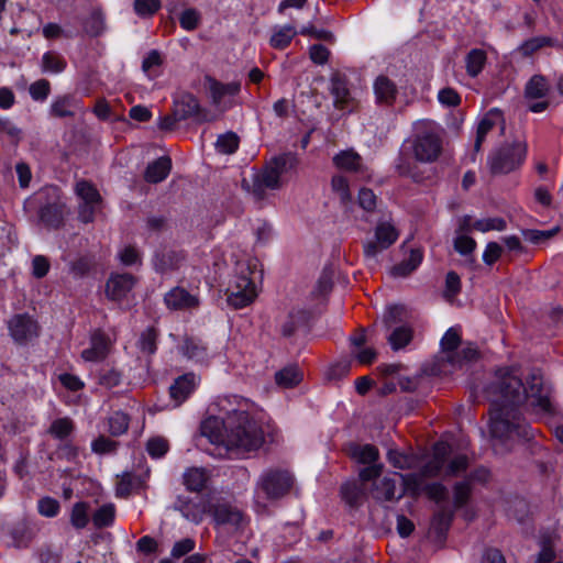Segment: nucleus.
<instances>
[{"instance_id":"obj_43","label":"nucleus","mask_w":563,"mask_h":563,"mask_svg":"<svg viewBox=\"0 0 563 563\" xmlns=\"http://www.w3.org/2000/svg\"><path fill=\"white\" fill-rule=\"evenodd\" d=\"M157 338L158 332L155 328L150 327L145 329L140 336V340L137 342L139 349L142 353L146 355H152L156 352L157 349Z\"/></svg>"},{"instance_id":"obj_54","label":"nucleus","mask_w":563,"mask_h":563,"mask_svg":"<svg viewBox=\"0 0 563 563\" xmlns=\"http://www.w3.org/2000/svg\"><path fill=\"white\" fill-rule=\"evenodd\" d=\"M159 8L161 0H134V10L142 18L152 16Z\"/></svg>"},{"instance_id":"obj_6","label":"nucleus","mask_w":563,"mask_h":563,"mask_svg":"<svg viewBox=\"0 0 563 563\" xmlns=\"http://www.w3.org/2000/svg\"><path fill=\"white\" fill-rule=\"evenodd\" d=\"M527 145L523 142H514L505 144L495 151L488 159L490 173L493 175L508 174L517 169L525 161Z\"/></svg>"},{"instance_id":"obj_15","label":"nucleus","mask_w":563,"mask_h":563,"mask_svg":"<svg viewBox=\"0 0 563 563\" xmlns=\"http://www.w3.org/2000/svg\"><path fill=\"white\" fill-rule=\"evenodd\" d=\"M8 328L10 335L19 344L36 338L40 331L37 322L27 313L13 316L8 322Z\"/></svg>"},{"instance_id":"obj_56","label":"nucleus","mask_w":563,"mask_h":563,"mask_svg":"<svg viewBox=\"0 0 563 563\" xmlns=\"http://www.w3.org/2000/svg\"><path fill=\"white\" fill-rule=\"evenodd\" d=\"M31 97L36 101H44L51 92V84L47 79H38L29 88Z\"/></svg>"},{"instance_id":"obj_38","label":"nucleus","mask_w":563,"mask_h":563,"mask_svg":"<svg viewBox=\"0 0 563 563\" xmlns=\"http://www.w3.org/2000/svg\"><path fill=\"white\" fill-rule=\"evenodd\" d=\"M486 59L485 51L479 48L471 49L465 57L466 73L471 77H476L483 70Z\"/></svg>"},{"instance_id":"obj_51","label":"nucleus","mask_w":563,"mask_h":563,"mask_svg":"<svg viewBox=\"0 0 563 563\" xmlns=\"http://www.w3.org/2000/svg\"><path fill=\"white\" fill-rule=\"evenodd\" d=\"M388 462L396 468L409 470L415 466V459L410 455L404 454L397 450H389L387 453Z\"/></svg>"},{"instance_id":"obj_12","label":"nucleus","mask_w":563,"mask_h":563,"mask_svg":"<svg viewBox=\"0 0 563 563\" xmlns=\"http://www.w3.org/2000/svg\"><path fill=\"white\" fill-rule=\"evenodd\" d=\"M173 111L175 117L181 121L195 118L197 122H211L216 120V117L209 115V113L201 109L199 102L191 93H183L178 99L175 100Z\"/></svg>"},{"instance_id":"obj_48","label":"nucleus","mask_w":563,"mask_h":563,"mask_svg":"<svg viewBox=\"0 0 563 563\" xmlns=\"http://www.w3.org/2000/svg\"><path fill=\"white\" fill-rule=\"evenodd\" d=\"M115 516V508L113 505L108 504L101 506L96 512L92 515V522L96 528H104L110 526Z\"/></svg>"},{"instance_id":"obj_41","label":"nucleus","mask_w":563,"mask_h":563,"mask_svg":"<svg viewBox=\"0 0 563 563\" xmlns=\"http://www.w3.org/2000/svg\"><path fill=\"white\" fill-rule=\"evenodd\" d=\"M297 31L291 25L276 30L271 36L269 44L276 49H285L296 36Z\"/></svg>"},{"instance_id":"obj_32","label":"nucleus","mask_w":563,"mask_h":563,"mask_svg":"<svg viewBox=\"0 0 563 563\" xmlns=\"http://www.w3.org/2000/svg\"><path fill=\"white\" fill-rule=\"evenodd\" d=\"M308 320V312L301 309H292L285 317L280 324V333L284 338L292 336L297 329L303 325Z\"/></svg>"},{"instance_id":"obj_58","label":"nucleus","mask_w":563,"mask_h":563,"mask_svg":"<svg viewBox=\"0 0 563 563\" xmlns=\"http://www.w3.org/2000/svg\"><path fill=\"white\" fill-rule=\"evenodd\" d=\"M70 521L77 529H82L88 523L87 506L85 503H77L74 505Z\"/></svg>"},{"instance_id":"obj_60","label":"nucleus","mask_w":563,"mask_h":563,"mask_svg":"<svg viewBox=\"0 0 563 563\" xmlns=\"http://www.w3.org/2000/svg\"><path fill=\"white\" fill-rule=\"evenodd\" d=\"M558 232V229L547 230V231H540V230H525L522 231L523 238L533 243L539 244L543 241H548L552 239Z\"/></svg>"},{"instance_id":"obj_17","label":"nucleus","mask_w":563,"mask_h":563,"mask_svg":"<svg viewBox=\"0 0 563 563\" xmlns=\"http://www.w3.org/2000/svg\"><path fill=\"white\" fill-rule=\"evenodd\" d=\"M330 92L334 98V107L340 110L347 109L352 102L347 78L340 71H334L330 78Z\"/></svg>"},{"instance_id":"obj_13","label":"nucleus","mask_w":563,"mask_h":563,"mask_svg":"<svg viewBox=\"0 0 563 563\" xmlns=\"http://www.w3.org/2000/svg\"><path fill=\"white\" fill-rule=\"evenodd\" d=\"M398 239V231L390 222H379L375 229L373 240L364 244L366 257H375L382 251L388 249Z\"/></svg>"},{"instance_id":"obj_50","label":"nucleus","mask_w":563,"mask_h":563,"mask_svg":"<svg viewBox=\"0 0 563 563\" xmlns=\"http://www.w3.org/2000/svg\"><path fill=\"white\" fill-rule=\"evenodd\" d=\"M341 494L343 499L350 505V506H358L362 504L364 498V493L362 487L356 485L355 483H345L341 487Z\"/></svg>"},{"instance_id":"obj_20","label":"nucleus","mask_w":563,"mask_h":563,"mask_svg":"<svg viewBox=\"0 0 563 563\" xmlns=\"http://www.w3.org/2000/svg\"><path fill=\"white\" fill-rule=\"evenodd\" d=\"M184 260L185 255L181 252L164 249L156 253L154 266L157 272L167 273L178 269Z\"/></svg>"},{"instance_id":"obj_10","label":"nucleus","mask_w":563,"mask_h":563,"mask_svg":"<svg viewBox=\"0 0 563 563\" xmlns=\"http://www.w3.org/2000/svg\"><path fill=\"white\" fill-rule=\"evenodd\" d=\"M75 192L82 203L78 208V218L84 223L93 221L95 213L102 201L96 186L86 179H80L75 185Z\"/></svg>"},{"instance_id":"obj_2","label":"nucleus","mask_w":563,"mask_h":563,"mask_svg":"<svg viewBox=\"0 0 563 563\" xmlns=\"http://www.w3.org/2000/svg\"><path fill=\"white\" fill-rule=\"evenodd\" d=\"M225 448L230 451L250 452L257 450L264 442V433L258 423L246 411H233L224 423Z\"/></svg>"},{"instance_id":"obj_4","label":"nucleus","mask_w":563,"mask_h":563,"mask_svg":"<svg viewBox=\"0 0 563 563\" xmlns=\"http://www.w3.org/2000/svg\"><path fill=\"white\" fill-rule=\"evenodd\" d=\"M298 165V158L292 153H284L272 158L265 168L255 175L251 188L247 186L252 195L261 200L265 197V190H276L283 186L282 176Z\"/></svg>"},{"instance_id":"obj_36","label":"nucleus","mask_w":563,"mask_h":563,"mask_svg":"<svg viewBox=\"0 0 563 563\" xmlns=\"http://www.w3.org/2000/svg\"><path fill=\"white\" fill-rule=\"evenodd\" d=\"M76 106L77 102L73 96H62L53 101L49 113L55 118H71L75 115L74 108Z\"/></svg>"},{"instance_id":"obj_55","label":"nucleus","mask_w":563,"mask_h":563,"mask_svg":"<svg viewBox=\"0 0 563 563\" xmlns=\"http://www.w3.org/2000/svg\"><path fill=\"white\" fill-rule=\"evenodd\" d=\"M476 249V242L473 238L467 236L466 234H457L454 239V250L459 252L461 255L468 256L472 255L474 250Z\"/></svg>"},{"instance_id":"obj_9","label":"nucleus","mask_w":563,"mask_h":563,"mask_svg":"<svg viewBox=\"0 0 563 563\" xmlns=\"http://www.w3.org/2000/svg\"><path fill=\"white\" fill-rule=\"evenodd\" d=\"M525 385L527 388L526 404H529L538 412L552 413L551 388L545 384L542 375L530 374Z\"/></svg>"},{"instance_id":"obj_18","label":"nucleus","mask_w":563,"mask_h":563,"mask_svg":"<svg viewBox=\"0 0 563 563\" xmlns=\"http://www.w3.org/2000/svg\"><path fill=\"white\" fill-rule=\"evenodd\" d=\"M208 506L209 497L199 503L188 498L178 497L175 508L179 510L187 520L194 523H200L203 516L206 514L209 515Z\"/></svg>"},{"instance_id":"obj_37","label":"nucleus","mask_w":563,"mask_h":563,"mask_svg":"<svg viewBox=\"0 0 563 563\" xmlns=\"http://www.w3.org/2000/svg\"><path fill=\"white\" fill-rule=\"evenodd\" d=\"M408 311L405 306L394 305L387 308L383 316V323L386 330L407 324Z\"/></svg>"},{"instance_id":"obj_46","label":"nucleus","mask_w":563,"mask_h":563,"mask_svg":"<svg viewBox=\"0 0 563 563\" xmlns=\"http://www.w3.org/2000/svg\"><path fill=\"white\" fill-rule=\"evenodd\" d=\"M549 90L547 80L543 76L534 75L526 86V97L539 99L547 95Z\"/></svg>"},{"instance_id":"obj_14","label":"nucleus","mask_w":563,"mask_h":563,"mask_svg":"<svg viewBox=\"0 0 563 563\" xmlns=\"http://www.w3.org/2000/svg\"><path fill=\"white\" fill-rule=\"evenodd\" d=\"M256 297L253 282L246 276H236L234 284L228 289V303L234 309H241L254 301Z\"/></svg>"},{"instance_id":"obj_59","label":"nucleus","mask_w":563,"mask_h":563,"mask_svg":"<svg viewBox=\"0 0 563 563\" xmlns=\"http://www.w3.org/2000/svg\"><path fill=\"white\" fill-rule=\"evenodd\" d=\"M146 450L152 457H162L168 451V442L164 438H152L147 441Z\"/></svg>"},{"instance_id":"obj_22","label":"nucleus","mask_w":563,"mask_h":563,"mask_svg":"<svg viewBox=\"0 0 563 563\" xmlns=\"http://www.w3.org/2000/svg\"><path fill=\"white\" fill-rule=\"evenodd\" d=\"M109 349V340L101 331H96L91 335V346L82 351L81 356L85 361L97 362L106 358Z\"/></svg>"},{"instance_id":"obj_39","label":"nucleus","mask_w":563,"mask_h":563,"mask_svg":"<svg viewBox=\"0 0 563 563\" xmlns=\"http://www.w3.org/2000/svg\"><path fill=\"white\" fill-rule=\"evenodd\" d=\"M67 63L57 52H46L42 57L41 68L43 73L59 74L65 70Z\"/></svg>"},{"instance_id":"obj_29","label":"nucleus","mask_w":563,"mask_h":563,"mask_svg":"<svg viewBox=\"0 0 563 563\" xmlns=\"http://www.w3.org/2000/svg\"><path fill=\"white\" fill-rule=\"evenodd\" d=\"M195 388V375L185 374L175 379L169 387V394L176 405H180L187 399Z\"/></svg>"},{"instance_id":"obj_7","label":"nucleus","mask_w":563,"mask_h":563,"mask_svg":"<svg viewBox=\"0 0 563 563\" xmlns=\"http://www.w3.org/2000/svg\"><path fill=\"white\" fill-rule=\"evenodd\" d=\"M449 453V446L444 443L434 445L433 459L423 467V475L438 476L441 473L444 476H459L466 471L468 459L466 455H457L445 465V456Z\"/></svg>"},{"instance_id":"obj_40","label":"nucleus","mask_w":563,"mask_h":563,"mask_svg":"<svg viewBox=\"0 0 563 563\" xmlns=\"http://www.w3.org/2000/svg\"><path fill=\"white\" fill-rule=\"evenodd\" d=\"M302 379L301 373L296 366H288L275 374V382L284 388H291L298 385Z\"/></svg>"},{"instance_id":"obj_3","label":"nucleus","mask_w":563,"mask_h":563,"mask_svg":"<svg viewBox=\"0 0 563 563\" xmlns=\"http://www.w3.org/2000/svg\"><path fill=\"white\" fill-rule=\"evenodd\" d=\"M383 470V464H374L364 467L358 473L360 481L363 484L372 482L369 494L375 500L397 501L402 498L406 493L405 485L407 484V481L413 476H405L396 473L393 476H385L380 478Z\"/></svg>"},{"instance_id":"obj_45","label":"nucleus","mask_w":563,"mask_h":563,"mask_svg":"<svg viewBox=\"0 0 563 563\" xmlns=\"http://www.w3.org/2000/svg\"><path fill=\"white\" fill-rule=\"evenodd\" d=\"M75 429L74 422L70 418H59L52 422L48 433L55 438L63 440L67 438Z\"/></svg>"},{"instance_id":"obj_53","label":"nucleus","mask_w":563,"mask_h":563,"mask_svg":"<svg viewBox=\"0 0 563 563\" xmlns=\"http://www.w3.org/2000/svg\"><path fill=\"white\" fill-rule=\"evenodd\" d=\"M85 31L90 36H98L104 29L103 16L100 11H92L85 22Z\"/></svg>"},{"instance_id":"obj_57","label":"nucleus","mask_w":563,"mask_h":563,"mask_svg":"<svg viewBox=\"0 0 563 563\" xmlns=\"http://www.w3.org/2000/svg\"><path fill=\"white\" fill-rule=\"evenodd\" d=\"M119 442L104 435L98 437L91 444V449L97 454L113 453L118 449Z\"/></svg>"},{"instance_id":"obj_25","label":"nucleus","mask_w":563,"mask_h":563,"mask_svg":"<svg viewBox=\"0 0 563 563\" xmlns=\"http://www.w3.org/2000/svg\"><path fill=\"white\" fill-rule=\"evenodd\" d=\"M374 92L378 103L390 106L396 100L398 90L393 80L380 75L375 79Z\"/></svg>"},{"instance_id":"obj_34","label":"nucleus","mask_w":563,"mask_h":563,"mask_svg":"<svg viewBox=\"0 0 563 563\" xmlns=\"http://www.w3.org/2000/svg\"><path fill=\"white\" fill-rule=\"evenodd\" d=\"M334 165L343 170L360 173L363 169L362 157L354 151H343L333 157Z\"/></svg>"},{"instance_id":"obj_1","label":"nucleus","mask_w":563,"mask_h":563,"mask_svg":"<svg viewBox=\"0 0 563 563\" xmlns=\"http://www.w3.org/2000/svg\"><path fill=\"white\" fill-rule=\"evenodd\" d=\"M486 391L492 402V437L500 443L528 439L530 427L520 411L527 400V388L521 378L509 368H499Z\"/></svg>"},{"instance_id":"obj_11","label":"nucleus","mask_w":563,"mask_h":563,"mask_svg":"<svg viewBox=\"0 0 563 563\" xmlns=\"http://www.w3.org/2000/svg\"><path fill=\"white\" fill-rule=\"evenodd\" d=\"M412 151L417 161L431 163L441 154L442 141L437 133L427 131L416 135L412 141Z\"/></svg>"},{"instance_id":"obj_35","label":"nucleus","mask_w":563,"mask_h":563,"mask_svg":"<svg viewBox=\"0 0 563 563\" xmlns=\"http://www.w3.org/2000/svg\"><path fill=\"white\" fill-rule=\"evenodd\" d=\"M412 328L409 324H402L390 330L387 341L394 351H398L406 347L412 341Z\"/></svg>"},{"instance_id":"obj_26","label":"nucleus","mask_w":563,"mask_h":563,"mask_svg":"<svg viewBox=\"0 0 563 563\" xmlns=\"http://www.w3.org/2000/svg\"><path fill=\"white\" fill-rule=\"evenodd\" d=\"M206 80L209 84V90L211 93L212 103L216 107H220L225 96H235L240 91V82L233 81L229 84H222L211 77H207Z\"/></svg>"},{"instance_id":"obj_19","label":"nucleus","mask_w":563,"mask_h":563,"mask_svg":"<svg viewBox=\"0 0 563 563\" xmlns=\"http://www.w3.org/2000/svg\"><path fill=\"white\" fill-rule=\"evenodd\" d=\"M165 302L168 308L174 310L196 308L199 300L181 287H175L165 295Z\"/></svg>"},{"instance_id":"obj_62","label":"nucleus","mask_w":563,"mask_h":563,"mask_svg":"<svg viewBox=\"0 0 563 563\" xmlns=\"http://www.w3.org/2000/svg\"><path fill=\"white\" fill-rule=\"evenodd\" d=\"M471 495V486L468 482H460L454 486V505L456 508L464 506Z\"/></svg>"},{"instance_id":"obj_61","label":"nucleus","mask_w":563,"mask_h":563,"mask_svg":"<svg viewBox=\"0 0 563 563\" xmlns=\"http://www.w3.org/2000/svg\"><path fill=\"white\" fill-rule=\"evenodd\" d=\"M37 509L42 516L55 517L59 511V503L52 497H43L38 500Z\"/></svg>"},{"instance_id":"obj_16","label":"nucleus","mask_w":563,"mask_h":563,"mask_svg":"<svg viewBox=\"0 0 563 563\" xmlns=\"http://www.w3.org/2000/svg\"><path fill=\"white\" fill-rule=\"evenodd\" d=\"M135 283V277L129 273L112 274L106 283V296L112 301H121L132 291Z\"/></svg>"},{"instance_id":"obj_44","label":"nucleus","mask_w":563,"mask_h":563,"mask_svg":"<svg viewBox=\"0 0 563 563\" xmlns=\"http://www.w3.org/2000/svg\"><path fill=\"white\" fill-rule=\"evenodd\" d=\"M130 418L122 411L113 412L108 419L109 432L113 437L125 433L129 429Z\"/></svg>"},{"instance_id":"obj_49","label":"nucleus","mask_w":563,"mask_h":563,"mask_svg":"<svg viewBox=\"0 0 563 563\" xmlns=\"http://www.w3.org/2000/svg\"><path fill=\"white\" fill-rule=\"evenodd\" d=\"M553 45V40L548 36H537L527 40L519 47V52L522 56L528 57L544 46Z\"/></svg>"},{"instance_id":"obj_64","label":"nucleus","mask_w":563,"mask_h":563,"mask_svg":"<svg viewBox=\"0 0 563 563\" xmlns=\"http://www.w3.org/2000/svg\"><path fill=\"white\" fill-rule=\"evenodd\" d=\"M200 15L197 10L195 9H187L185 10L180 18L179 22L183 29L187 31H192L197 29L199 24Z\"/></svg>"},{"instance_id":"obj_27","label":"nucleus","mask_w":563,"mask_h":563,"mask_svg":"<svg viewBox=\"0 0 563 563\" xmlns=\"http://www.w3.org/2000/svg\"><path fill=\"white\" fill-rule=\"evenodd\" d=\"M170 168V158L168 156H162L147 165L144 179L150 184L161 183L168 176Z\"/></svg>"},{"instance_id":"obj_21","label":"nucleus","mask_w":563,"mask_h":563,"mask_svg":"<svg viewBox=\"0 0 563 563\" xmlns=\"http://www.w3.org/2000/svg\"><path fill=\"white\" fill-rule=\"evenodd\" d=\"M64 208L62 202L43 206L38 211L40 221L48 229H59L64 225Z\"/></svg>"},{"instance_id":"obj_30","label":"nucleus","mask_w":563,"mask_h":563,"mask_svg":"<svg viewBox=\"0 0 563 563\" xmlns=\"http://www.w3.org/2000/svg\"><path fill=\"white\" fill-rule=\"evenodd\" d=\"M210 479L209 472L203 467H190L183 475V482L190 492H201Z\"/></svg>"},{"instance_id":"obj_63","label":"nucleus","mask_w":563,"mask_h":563,"mask_svg":"<svg viewBox=\"0 0 563 563\" xmlns=\"http://www.w3.org/2000/svg\"><path fill=\"white\" fill-rule=\"evenodd\" d=\"M377 203V197L372 189L362 188L358 192V205L365 211H374Z\"/></svg>"},{"instance_id":"obj_5","label":"nucleus","mask_w":563,"mask_h":563,"mask_svg":"<svg viewBox=\"0 0 563 563\" xmlns=\"http://www.w3.org/2000/svg\"><path fill=\"white\" fill-rule=\"evenodd\" d=\"M209 516L214 527L223 528L235 533L243 530L247 525L244 512L231 501L216 496H209Z\"/></svg>"},{"instance_id":"obj_33","label":"nucleus","mask_w":563,"mask_h":563,"mask_svg":"<svg viewBox=\"0 0 563 563\" xmlns=\"http://www.w3.org/2000/svg\"><path fill=\"white\" fill-rule=\"evenodd\" d=\"M452 519L453 510L446 505H441L431 521V530L437 534L438 539H442L445 536Z\"/></svg>"},{"instance_id":"obj_47","label":"nucleus","mask_w":563,"mask_h":563,"mask_svg":"<svg viewBox=\"0 0 563 563\" xmlns=\"http://www.w3.org/2000/svg\"><path fill=\"white\" fill-rule=\"evenodd\" d=\"M181 352L189 358L202 360L207 354V347L197 339L186 338L181 345Z\"/></svg>"},{"instance_id":"obj_24","label":"nucleus","mask_w":563,"mask_h":563,"mask_svg":"<svg viewBox=\"0 0 563 563\" xmlns=\"http://www.w3.org/2000/svg\"><path fill=\"white\" fill-rule=\"evenodd\" d=\"M225 420H220L217 417H209L201 422L200 434L209 440L212 444H222L225 446V432L224 428Z\"/></svg>"},{"instance_id":"obj_42","label":"nucleus","mask_w":563,"mask_h":563,"mask_svg":"<svg viewBox=\"0 0 563 563\" xmlns=\"http://www.w3.org/2000/svg\"><path fill=\"white\" fill-rule=\"evenodd\" d=\"M239 135L232 131H229L218 136L214 146L219 153L230 155L239 148Z\"/></svg>"},{"instance_id":"obj_52","label":"nucleus","mask_w":563,"mask_h":563,"mask_svg":"<svg viewBox=\"0 0 563 563\" xmlns=\"http://www.w3.org/2000/svg\"><path fill=\"white\" fill-rule=\"evenodd\" d=\"M507 224L506 221L503 218H487L482 219L473 222L474 230L481 231V232H488V231H504L506 229Z\"/></svg>"},{"instance_id":"obj_31","label":"nucleus","mask_w":563,"mask_h":563,"mask_svg":"<svg viewBox=\"0 0 563 563\" xmlns=\"http://www.w3.org/2000/svg\"><path fill=\"white\" fill-rule=\"evenodd\" d=\"M500 118V113L498 110H490L485 117L481 120L477 126L476 140L474 143V150L472 154V159L475 161L476 154L481 151L482 144L489 131L496 125L497 120Z\"/></svg>"},{"instance_id":"obj_28","label":"nucleus","mask_w":563,"mask_h":563,"mask_svg":"<svg viewBox=\"0 0 563 563\" xmlns=\"http://www.w3.org/2000/svg\"><path fill=\"white\" fill-rule=\"evenodd\" d=\"M460 344L461 338L459 333L453 328L449 329L441 340V349L444 354L443 360L452 365L461 363L460 354L456 351Z\"/></svg>"},{"instance_id":"obj_23","label":"nucleus","mask_w":563,"mask_h":563,"mask_svg":"<svg viewBox=\"0 0 563 563\" xmlns=\"http://www.w3.org/2000/svg\"><path fill=\"white\" fill-rule=\"evenodd\" d=\"M346 451L351 459L368 466L377 464L376 462L379 459V451L373 444L350 443Z\"/></svg>"},{"instance_id":"obj_8","label":"nucleus","mask_w":563,"mask_h":563,"mask_svg":"<svg viewBox=\"0 0 563 563\" xmlns=\"http://www.w3.org/2000/svg\"><path fill=\"white\" fill-rule=\"evenodd\" d=\"M292 485L294 477L288 471L269 468L261 475L256 487L267 499L275 500L287 495Z\"/></svg>"}]
</instances>
